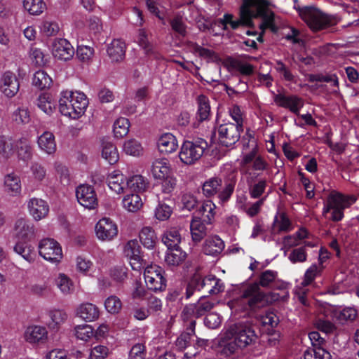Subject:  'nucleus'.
Wrapping results in <instances>:
<instances>
[{
    "label": "nucleus",
    "instance_id": "0eeeda50",
    "mask_svg": "<svg viewBox=\"0 0 359 359\" xmlns=\"http://www.w3.org/2000/svg\"><path fill=\"white\" fill-rule=\"evenodd\" d=\"M241 297L245 300V302L252 310L264 307L269 302L267 294L261 290L257 283H252L244 287Z\"/></svg>",
    "mask_w": 359,
    "mask_h": 359
},
{
    "label": "nucleus",
    "instance_id": "bf43d9fd",
    "mask_svg": "<svg viewBox=\"0 0 359 359\" xmlns=\"http://www.w3.org/2000/svg\"><path fill=\"white\" fill-rule=\"evenodd\" d=\"M104 306L109 313L115 314L121 311L122 303L116 296L111 295L105 300Z\"/></svg>",
    "mask_w": 359,
    "mask_h": 359
},
{
    "label": "nucleus",
    "instance_id": "1a4fd4ad",
    "mask_svg": "<svg viewBox=\"0 0 359 359\" xmlns=\"http://www.w3.org/2000/svg\"><path fill=\"white\" fill-rule=\"evenodd\" d=\"M39 255L51 262H59L62 257L60 245L53 238L42 239L39 244Z\"/></svg>",
    "mask_w": 359,
    "mask_h": 359
},
{
    "label": "nucleus",
    "instance_id": "473e14b6",
    "mask_svg": "<svg viewBox=\"0 0 359 359\" xmlns=\"http://www.w3.org/2000/svg\"><path fill=\"white\" fill-rule=\"evenodd\" d=\"M29 241L19 240L15 245L13 250L26 261L31 263L34 261L35 253L34 248L28 243Z\"/></svg>",
    "mask_w": 359,
    "mask_h": 359
},
{
    "label": "nucleus",
    "instance_id": "603ef678",
    "mask_svg": "<svg viewBox=\"0 0 359 359\" xmlns=\"http://www.w3.org/2000/svg\"><path fill=\"white\" fill-rule=\"evenodd\" d=\"M190 46L192 51L194 53H198L201 57L209 59L212 62L217 61L219 59L217 53L212 50L203 48L196 43H191Z\"/></svg>",
    "mask_w": 359,
    "mask_h": 359
},
{
    "label": "nucleus",
    "instance_id": "5fc2aeb1",
    "mask_svg": "<svg viewBox=\"0 0 359 359\" xmlns=\"http://www.w3.org/2000/svg\"><path fill=\"white\" fill-rule=\"evenodd\" d=\"M196 307V318L204 316L214 307V303L205 298V296L200 297L197 303L194 304Z\"/></svg>",
    "mask_w": 359,
    "mask_h": 359
},
{
    "label": "nucleus",
    "instance_id": "72a5a7b5",
    "mask_svg": "<svg viewBox=\"0 0 359 359\" xmlns=\"http://www.w3.org/2000/svg\"><path fill=\"white\" fill-rule=\"evenodd\" d=\"M198 110L196 119L198 123L207 121L210 116V106L208 98L204 95H200L197 97Z\"/></svg>",
    "mask_w": 359,
    "mask_h": 359
},
{
    "label": "nucleus",
    "instance_id": "4d7b16f0",
    "mask_svg": "<svg viewBox=\"0 0 359 359\" xmlns=\"http://www.w3.org/2000/svg\"><path fill=\"white\" fill-rule=\"evenodd\" d=\"M37 106L46 114H50L53 112L54 104L52 103L50 97L47 93H41L37 100Z\"/></svg>",
    "mask_w": 359,
    "mask_h": 359
},
{
    "label": "nucleus",
    "instance_id": "7ed1b4c3",
    "mask_svg": "<svg viewBox=\"0 0 359 359\" xmlns=\"http://www.w3.org/2000/svg\"><path fill=\"white\" fill-rule=\"evenodd\" d=\"M226 338H233L245 348L256 342L257 335L254 326L249 322H239L231 325L225 332Z\"/></svg>",
    "mask_w": 359,
    "mask_h": 359
},
{
    "label": "nucleus",
    "instance_id": "a211bd4d",
    "mask_svg": "<svg viewBox=\"0 0 359 359\" xmlns=\"http://www.w3.org/2000/svg\"><path fill=\"white\" fill-rule=\"evenodd\" d=\"M1 82V90L6 96L12 97L18 92L19 81L16 76L11 72H5Z\"/></svg>",
    "mask_w": 359,
    "mask_h": 359
},
{
    "label": "nucleus",
    "instance_id": "8fccbe9b",
    "mask_svg": "<svg viewBox=\"0 0 359 359\" xmlns=\"http://www.w3.org/2000/svg\"><path fill=\"white\" fill-rule=\"evenodd\" d=\"M24 8L32 15H39L45 8L43 0H24Z\"/></svg>",
    "mask_w": 359,
    "mask_h": 359
},
{
    "label": "nucleus",
    "instance_id": "f704fd0d",
    "mask_svg": "<svg viewBox=\"0 0 359 359\" xmlns=\"http://www.w3.org/2000/svg\"><path fill=\"white\" fill-rule=\"evenodd\" d=\"M72 102L74 107V112L73 113L74 116H81L86 111L88 104V101L86 95L82 92H72V96H71Z\"/></svg>",
    "mask_w": 359,
    "mask_h": 359
},
{
    "label": "nucleus",
    "instance_id": "cd10ccee",
    "mask_svg": "<svg viewBox=\"0 0 359 359\" xmlns=\"http://www.w3.org/2000/svg\"><path fill=\"white\" fill-rule=\"evenodd\" d=\"M76 314L83 320L91 322L97 320L100 316L99 309L91 303L81 304L76 309Z\"/></svg>",
    "mask_w": 359,
    "mask_h": 359
},
{
    "label": "nucleus",
    "instance_id": "f03ea898",
    "mask_svg": "<svg viewBox=\"0 0 359 359\" xmlns=\"http://www.w3.org/2000/svg\"><path fill=\"white\" fill-rule=\"evenodd\" d=\"M236 184L235 178L225 181L222 189V180L218 177H211L204 182L202 186V192L206 197H212L218 194L219 199L222 202H227L233 194Z\"/></svg>",
    "mask_w": 359,
    "mask_h": 359
},
{
    "label": "nucleus",
    "instance_id": "4468645a",
    "mask_svg": "<svg viewBox=\"0 0 359 359\" xmlns=\"http://www.w3.org/2000/svg\"><path fill=\"white\" fill-rule=\"evenodd\" d=\"M97 237L102 241H111L118 234L116 224L109 218H102L95 226Z\"/></svg>",
    "mask_w": 359,
    "mask_h": 359
},
{
    "label": "nucleus",
    "instance_id": "09e8293b",
    "mask_svg": "<svg viewBox=\"0 0 359 359\" xmlns=\"http://www.w3.org/2000/svg\"><path fill=\"white\" fill-rule=\"evenodd\" d=\"M123 151L128 155L140 156L143 154V147L137 140L131 139L125 142Z\"/></svg>",
    "mask_w": 359,
    "mask_h": 359
},
{
    "label": "nucleus",
    "instance_id": "0e129e2a",
    "mask_svg": "<svg viewBox=\"0 0 359 359\" xmlns=\"http://www.w3.org/2000/svg\"><path fill=\"white\" fill-rule=\"evenodd\" d=\"M172 212L170 206L163 203H159L155 210V217L158 220L164 221L170 217Z\"/></svg>",
    "mask_w": 359,
    "mask_h": 359
},
{
    "label": "nucleus",
    "instance_id": "7c9ffc66",
    "mask_svg": "<svg viewBox=\"0 0 359 359\" xmlns=\"http://www.w3.org/2000/svg\"><path fill=\"white\" fill-rule=\"evenodd\" d=\"M149 186V182L143 176L135 175L130 177L126 182V187L133 192H144Z\"/></svg>",
    "mask_w": 359,
    "mask_h": 359
},
{
    "label": "nucleus",
    "instance_id": "58836bf2",
    "mask_svg": "<svg viewBox=\"0 0 359 359\" xmlns=\"http://www.w3.org/2000/svg\"><path fill=\"white\" fill-rule=\"evenodd\" d=\"M162 241L168 249L177 248H180L181 235L177 229L173 228L164 233Z\"/></svg>",
    "mask_w": 359,
    "mask_h": 359
},
{
    "label": "nucleus",
    "instance_id": "338daca9",
    "mask_svg": "<svg viewBox=\"0 0 359 359\" xmlns=\"http://www.w3.org/2000/svg\"><path fill=\"white\" fill-rule=\"evenodd\" d=\"M75 334L78 339L87 341L93 335V329L88 325H78L75 327Z\"/></svg>",
    "mask_w": 359,
    "mask_h": 359
},
{
    "label": "nucleus",
    "instance_id": "9d476101",
    "mask_svg": "<svg viewBox=\"0 0 359 359\" xmlns=\"http://www.w3.org/2000/svg\"><path fill=\"white\" fill-rule=\"evenodd\" d=\"M76 196L78 202L84 208L95 209L97 206V198L94 188L90 185L81 184L76 188Z\"/></svg>",
    "mask_w": 359,
    "mask_h": 359
},
{
    "label": "nucleus",
    "instance_id": "412c9836",
    "mask_svg": "<svg viewBox=\"0 0 359 359\" xmlns=\"http://www.w3.org/2000/svg\"><path fill=\"white\" fill-rule=\"evenodd\" d=\"M16 236L19 240L30 241L34 237V229L33 224L28 220L18 219L15 225Z\"/></svg>",
    "mask_w": 359,
    "mask_h": 359
},
{
    "label": "nucleus",
    "instance_id": "393cba45",
    "mask_svg": "<svg viewBox=\"0 0 359 359\" xmlns=\"http://www.w3.org/2000/svg\"><path fill=\"white\" fill-rule=\"evenodd\" d=\"M224 248V243L217 236L208 238L203 245V251L208 255L217 256L223 251Z\"/></svg>",
    "mask_w": 359,
    "mask_h": 359
},
{
    "label": "nucleus",
    "instance_id": "dca6fc26",
    "mask_svg": "<svg viewBox=\"0 0 359 359\" xmlns=\"http://www.w3.org/2000/svg\"><path fill=\"white\" fill-rule=\"evenodd\" d=\"M273 99L277 105L289 109L296 115H299V109L304 106V100L296 95L285 96L279 93L276 94Z\"/></svg>",
    "mask_w": 359,
    "mask_h": 359
},
{
    "label": "nucleus",
    "instance_id": "e2e57ef3",
    "mask_svg": "<svg viewBox=\"0 0 359 359\" xmlns=\"http://www.w3.org/2000/svg\"><path fill=\"white\" fill-rule=\"evenodd\" d=\"M48 316L52 320L49 325L53 328H55L57 325L63 323L67 318V313L64 311L59 309L50 311Z\"/></svg>",
    "mask_w": 359,
    "mask_h": 359
},
{
    "label": "nucleus",
    "instance_id": "20e7f679",
    "mask_svg": "<svg viewBox=\"0 0 359 359\" xmlns=\"http://www.w3.org/2000/svg\"><path fill=\"white\" fill-rule=\"evenodd\" d=\"M355 201L356 198L354 196H345L339 193L330 194L327 199L323 214L326 217L327 213L331 212L330 219L339 222L344 217V210Z\"/></svg>",
    "mask_w": 359,
    "mask_h": 359
},
{
    "label": "nucleus",
    "instance_id": "864d4df0",
    "mask_svg": "<svg viewBox=\"0 0 359 359\" xmlns=\"http://www.w3.org/2000/svg\"><path fill=\"white\" fill-rule=\"evenodd\" d=\"M169 167L162 161H156L152 165L151 172L155 178L163 179L169 177Z\"/></svg>",
    "mask_w": 359,
    "mask_h": 359
},
{
    "label": "nucleus",
    "instance_id": "a18cd8bd",
    "mask_svg": "<svg viewBox=\"0 0 359 359\" xmlns=\"http://www.w3.org/2000/svg\"><path fill=\"white\" fill-rule=\"evenodd\" d=\"M52 83V79L43 70L35 72L32 79V84L40 90L48 88Z\"/></svg>",
    "mask_w": 359,
    "mask_h": 359
},
{
    "label": "nucleus",
    "instance_id": "c85d7f7f",
    "mask_svg": "<svg viewBox=\"0 0 359 359\" xmlns=\"http://www.w3.org/2000/svg\"><path fill=\"white\" fill-rule=\"evenodd\" d=\"M72 96V91H64L62 93V97L59 100V109L61 114L64 116L70 117L73 119H76L79 118V116H74L73 113L75 111L74 109H76L71 102Z\"/></svg>",
    "mask_w": 359,
    "mask_h": 359
},
{
    "label": "nucleus",
    "instance_id": "6e6552de",
    "mask_svg": "<svg viewBox=\"0 0 359 359\" xmlns=\"http://www.w3.org/2000/svg\"><path fill=\"white\" fill-rule=\"evenodd\" d=\"M243 130L241 126L230 122L219 125L217 128L219 144L225 147L233 146L240 140Z\"/></svg>",
    "mask_w": 359,
    "mask_h": 359
},
{
    "label": "nucleus",
    "instance_id": "9b49d317",
    "mask_svg": "<svg viewBox=\"0 0 359 359\" xmlns=\"http://www.w3.org/2000/svg\"><path fill=\"white\" fill-rule=\"evenodd\" d=\"M257 283L259 285V287L279 290H285L287 286L285 281L278 278V272L273 270H266L262 272Z\"/></svg>",
    "mask_w": 359,
    "mask_h": 359
},
{
    "label": "nucleus",
    "instance_id": "423d86ee",
    "mask_svg": "<svg viewBox=\"0 0 359 359\" xmlns=\"http://www.w3.org/2000/svg\"><path fill=\"white\" fill-rule=\"evenodd\" d=\"M241 297L245 300V302L252 310L264 307L269 302L267 294L261 290L257 283H252L244 287Z\"/></svg>",
    "mask_w": 359,
    "mask_h": 359
},
{
    "label": "nucleus",
    "instance_id": "37998d69",
    "mask_svg": "<svg viewBox=\"0 0 359 359\" xmlns=\"http://www.w3.org/2000/svg\"><path fill=\"white\" fill-rule=\"evenodd\" d=\"M292 229V223L285 213L283 212L279 217L276 216L273 224V231L278 233L288 232Z\"/></svg>",
    "mask_w": 359,
    "mask_h": 359
},
{
    "label": "nucleus",
    "instance_id": "2f4dec72",
    "mask_svg": "<svg viewBox=\"0 0 359 359\" xmlns=\"http://www.w3.org/2000/svg\"><path fill=\"white\" fill-rule=\"evenodd\" d=\"M215 205L210 200L205 201L196 212V215L207 224H211L215 219Z\"/></svg>",
    "mask_w": 359,
    "mask_h": 359
},
{
    "label": "nucleus",
    "instance_id": "c03bdc74",
    "mask_svg": "<svg viewBox=\"0 0 359 359\" xmlns=\"http://www.w3.org/2000/svg\"><path fill=\"white\" fill-rule=\"evenodd\" d=\"M185 257L186 253L180 248L168 249L165 261L169 265L177 266L184 260Z\"/></svg>",
    "mask_w": 359,
    "mask_h": 359
},
{
    "label": "nucleus",
    "instance_id": "ddd939ff",
    "mask_svg": "<svg viewBox=\"0 0 359 359\" xmlns=\"http://www.w3.org/2000/svg\"><path fill=\"white\" fill-rule=\"evenodd\" d=\"M74 53L73 46L65 39H56L52 43L53 55L59 60H69L73 57Z\"/></svg>",
    "mask_w": 359,
    "mask_h": 359
},
{
    "label": "nucleus",
    "instance_id": "6e6d98bb",
    "mask_svg": "<svg viewBox=\"0 0 359 359\" xmlns=\"http://www.w3.org/2000/svg\"><path fill=\"white\" fill-rule=\"evenodd\" d=\"M228 341L222 346L221 355L226 357L231 356L243 348L233 338H226Z\"/></svg>",
    "mask_w": 359,
    "mask_h": 359
},
{
    "label": "nucleus",
    "instance_id": "4c0bfd02",
    "mask_svg": "<svg viewBox=\"0 0 359 359\" xmlns=\"http://www.w3.org/2000/svg\"><path fill=\"white\" fill-rule=\"evenodd\" d=\"M102 156L111 165L115 164L119 158L116 146L110 142L103 141L102 144Z\"/></svg>",
    "mask_w": 359,
    "mask_h": 359
},
{
    "label": "nucleus",
    "instance_id": "c756f323",
    "mask_svg": "<svg viewBox=\"0 0 359 359\" xmlns=\"http://www.w3.org/2000/svg\"><path fill=\"white\" fill-rule=\"evenodd\" d=\"M158 148L161 153L170 154L175 151L177 147V141L171 133L162 135L158 140Z\"/></svg>",
    "mask_w": 359,
    "mask_h": 359
},
{
    "label": "nucleus",
    "instance_id": "e433bc0d",
    "mask_svg": "<svg viewBox=\"0 0 359 359\" xmlns=\"http://www.w3.org/2000/svg\"><path fill=\"white\" fill-rule=\"evenodd\" d=\"M39 147L48 154H53L56 151L55 137L50 132H44L38 140Z\"/></svg>",
    "mask_w": 359,
    "mask_h": 359
},
{
    "label": "nucleus",
    "instance_id": "2eb2a0df",
    "mask_svg": "<svg viewBox=\"0 0 359 359\" xmlns=\"http://www.w3.org/2000/svg\"><path fill=\"white\" fill-rule=\"evenodd\" d=\"M260 15H263L262 11L254 12L253 9L250 8V4L244 0V4L241 7L239 20H232L229 25L233 29H237L241 25L253 27V17Z\"/></svg>",
    "mask_w": 359,
    "mask_h": 359
},
{
    "label": "nucleus",
    "instance_id": "f3484780",
    "mask_svg": "<svg viewBox=\"0 0 359 359\" xmlns=\"http://www.w3.org/2000/svg\"><path fill=\"white\" fill-rule=\"evenodd\" d=\"M124 253L130 258V265L133 270H139L142 267V258L141 248L136 239L129 241L124 247Z\"/></svg>",
    "mask_w": 359,
    "mask_h": 359
},
{
    "label": "nucleus",
    "instance_id": "79ce46f5",
    "mask_svg": "<svg viewBox=\"0 0 359 359\" xmlns=\"http://www.w3.org/2000/svg\"><path fill=\"white\" fill-rule=\"evenodd\" d=\"M140 241L144 248L152 249L156 244V236L151 227H144L139 234Z\"/></svg>",
    "mask_w": 359,
    "mask_h": 359
},
{
    "label": "nucleus",
    "instance_id": "5701e85b",
    "mask_svg": "<svg viewBox=\"0 0 359 359\" xmlns=\"http://www.w3.org/2000/svg\"><path fill=\"white\" fill-rule=\"evenodd\" d=\"M208 225L201 221L199 217L194 216L190 224V230L192 241L194 243L200 242L208 233Z\"/></svg>",
    "mask_w": 359,
    "mask_h": 359
},
{
    "label": "nucleus",
    "instance_id": "13d9d810",
    "mask_svg": "<svg viewBox=\"0 0 359 359\" xmlns=\"http://www.w3.org/2000/svg\"><path fill=\"white\" fill-rule=\"evenodd\" d=\"M56 284L63 294L71 293L74 290L72 280L65 274L60 273L56 279Z\"/></svg>",
    "mask_w": 359,
    "mask_h": 359
},
{
    "label": "nucleus",
    "instance_id": "de8ad7c7",
    "mask_svg": "<svg viewBox=\"0 0 359 359\" xmlns=\"http://www.w3.org/2000/svg\"><path fill=\"white\" fill-rule=\"evenodd\" d=\"M324 266H317V264H312L305 272L302 285L307 286L310 285L317 276L321 275Z\"/></svg>",
    "mask_w": 359,
    "mask_h": 359
},
{
    "label": "nucleus",
    "instance_id": "f257e3e1",
    "mask_svg": "<svg viewBox=\"0 0 359 359\" xmlns=\"http://www.w3.org/2000/svg\"><path fill=\"white\" fill-rule=\"evenodd\" d=\"M299 15L309 28L315 32L334 26L339 22L337 16L323 13L313 6L302 8L299 11Z\"/></svg>",
    "mask_w": 359,
    "mask_h": 359
},
{
    "label": "nucleus",
    "instance_id": "f8f14e48",
    "mask_svg": "<svg viewBox=\"0 0 359 359\" xmlns=\"http://www.w3.org/2000/svg\"><path fill=\"white\" fill-rule=\"evenodd\" d=\"M198 291H203L210 295H216L224 290V283L214 275H208L203 278L198 277Z\"/></svg>",
    "mask_w": 359,
    "mask_h": 359
},
{
    "label": "nucleus",
    "instance_id": "a19ab883",
    "mask_svg": "<svg viewBox=\"0 0 359 359\" xmlns=\"http://www.w3.org/2000/svg\"><path fill=\"white\" fill-rule=\"evenodd\" d=\"M123 206L129 212H137L142 205L140 196L137 194H127L122 201Z\"/></svg>",
    "mask_w": 359,
    "mask_h": 359
},
{
    "label": "nucleus",
    "instance_id": "6ab92c4d",
    "mask_svg": "<svg viewBox=\"0 0 359 359\" xmlns=\"http://www.w3.org/2000/svg\"><path fill=\"white\" fill-rule=\"evenodd\" d=\"M29 213L36 221L46 217L49 212V207L47 203L40 198H33L28 203Z\"/></svg>",
    "mask_w": 359,
    "mask_h": 359
},
{
    "label": "nucleus",
    "instance_id": "bb28decb",
    "mask_svg": "<svg viewBox=\"0 0 359 359\" xmlns=\"http://www.w3.org/2000/svg\"><path fill=\"white\" fill-rule=\"evenodd\" d=\"M247 3H249L250 8L253 9L254 12L262 11L263 15L253 17L257 18L262 17L263 18V22L259 25V28L262 30V33L264 34L265 29L268 28L266 26V18L269 17L267 13L266 8L269 7L271 4L269 0H246Z\"/></svg>",
    "mask_w": 359,
    "mask_h": 359
},
{
    "label": "nucleus",
    "instance_id": "052dcab7",
    "mask_svg": "<svg viewBox=\"0 0 359 359\" xmlns=\"http://www.w3.org/2000/svg\"><path fill=\"white\" fill-rule=\"evenodd\" d=\"M313 355L314 359H331L332 358L330 353L323 346L314 347L304 354L305 359H311L310 358Z\"/></svg>",
    "mask_w": 359,
    "mask_h": 359
},
{
    "label": "nucleus",
    "instance_id": "3c124183",
    "mask_svg": "<svg viewBox=\"0 0 359 359\" xmlns=\"http://www.w3.org/2000/svg\"><path fill=\"white\" fill-rule=\"evenodd\" d=\"M13 154V141L9 137L0 136V155L4 158H8Z\"/></svg>",
    "mask_w": 359,
    "mask_h": 359
},
{
    "label": "nucleus",
    "instance_id": "774afa93",
    "mask_svg": "<svg viewBox=\"0 0 359 359\" xmlns=\"http://www.w3.org/2000/svg\"><path fill=\"white\" fill-rule=\"evenodd\" d=\"M145 283L149 290L153 291H162L166 287V280L165 278H145Z\"/></svg>",
    "mask_w": 359,
    "mask_h": 359
},
{
    "label": "nucleus",
    "instance_id": "69168bd1",
    "mask_svg": "<svg viewBox=\"0 0 359 359\" xmlns=\"http://www.w3.org/2000/svg\"><path fill=\"white\" fill-rule=\"evenodd\" d=\"M266 187V180H260L257 183L250 186L249 193L252 198H258L264 194Z\"/></svg>",
    "mask_w": 359,
    "mask_h": 359
},
{
    "label": "nucleus",
    "instance_id": "b1692460",
    "mask_svg": "<svg viewBox=\"0 0 359 359\" xmlns=\"http://www.w3.org/2000/svg\"><path fill=\"white\" fill-rule=\"evenodd\" d=\"M4 191L11 196L20 195L21 192V181L18 175L10 173L5 176Z\"/></svg>",
    "mask_w": 359,
    "mask_h": 359
},
{
    "label": "nucleus",
    "instance_id": "aec40b11",
    "mask_svg": "<svg viewBox=\"0 0 359 359\" xmlns=\"http://www.w3.org/2000/svg\"><path fill=\"white\" fill-rule=\"evenodd\" d=\"M47 336L48 332L46 327L38 325L28 327L25 332V339L30 344L45 343Z\"/></svg>",
    "mask_w": 359,
    "mask_h": 359
},
{
    "label": "nucleus",
    "instance_id": "49530a36",
    "mask_svg": "<svg viewBox=\"0 0 359 359\" xmlns=\"http://www.w3.org/2000/svg\"><path fill=\"white\" fill-rule=\"evenodd\" d=\"M130 122L126 118H119L114 123V133L117 138H122L126 136L129 131Z\"/></svg>",
    "mask_w": 359,
    "mask_h": 359
},
{
    "label": "nucleus",
    "instance_id": "c9c22d12",
    "mask_svg": "<svg viewBox=\"0 0 359 359\" xmlns=\"http://www.w3.org/2000/svg\"><path fill=\"white\" fill-rule=\"evenodd\" d=\"M107 182L109 187L117 194L122 193L126 188V182H123V175L118 170L110 173L107 178Z\"/></svg>",
    "mask_w": 359,
    "mask_h": 359
},
{
    "label": "nucleus",
    "instance_id": "680f3d73",
    "mask_svg": "<svg viewBox=\"0 0 359 359\" xmlns=\"http://www.w3.org/2000/svg\"><path fill=\"white\" fill-rule=\"evenodd\" d=\"M172 29L180 36H185L187 34V26L183 22L182 17L176 15L170 20Z\"/></svg>",
    "mask_w": 359,
    "mask_h": 359
},
{
    "label": "nucleus",
    "instance_id": "4be33fe9",
    "mask_svg": "<svg viewBox=\"0 0 359 359\" xmlns=\"http://www.w3.org/2000/svg\"><path fill=\"white\" fill-rule=\"evenodd\" d=\"M126 45L120 39H114L108 46L107 54L112 62H119L125 58Z\"/></svg>",
    "mask_w": 359,
    "mask_h": 359
},
{
    "label": "nucleus",
    "instance_id": "ea45409f",
    "mask_svg": "<svg viewBox=\"0 0 359 359\" xmlns=\"http://www.w3.org/2000/svg\"><path fill=\"white\" fill-rule=\"evenodd\" d=\"M17 154L19 159L28 161L32 157V149L30 142L26 138H21L17 142Z\"/></svg>",
    "mask_w": 359,
    "mask_h": 359
},
{
    "label": "nucleus",
    "instance_id": "39448f33",
    "mask_svg": "<svg viewBox=\"0 0 359 359\" xmlns=\"http://www.w3.org/2000/svg\"><path fill=\"white\" fill-rule=\"evenodd\" d=\"M208 146L207 142L202 138L184 142L179 153L180 161L186 165L195 163L202 157Z\"/></svg>",
    "mask_w": 359,
    "mask_h": 359
},
{
    "label": "nucleus",
    "instance_id": "a878e982",
    "mask_svg": "<svg viewBox=\"0 0 359 359\" xmlns=\"http://www.w3.org/2000/svg\"><path fill=\"white\" fill-rule=\"evenodd\" d=\"M137 43L144 50L146 55L149 57H152L156 60H159L162 57L161 55L148 41L146 31L143 29H139L137 36Z\"/></svg>",
    "mask_w": 359,
    "mask_h": 359
}]
</instances>
